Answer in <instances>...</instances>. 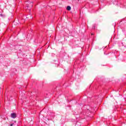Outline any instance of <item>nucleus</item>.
I'll return each mask as SVG.
<instances>
[{"mask_svg": "<svg viewBox=\"0 0 126 126\" xmlns=\"http://www.w3.org/2000/svg\"><path fill=\"white\" fill-rule=\"evenodd\" d=\"M14 124H11L10 126H13Z\"/></svg>", "mask_w": 126, "mask_h": 126, "instance_id": "3", "label": "nucleus"}, {"mask_svg": "<svg viewBox=\"0 0 126 126\" xmlns=\"http://www.w3.org/2000/svg\"><path fill=\"white\" fill-rule=\"evenodd\" d=\"M31 5L32 6V4L31 3H30Z\"/></svg>", "mask_w": 126, "mask_h": 126, "instance_id": "6", "label": "nucleus"}, {"mask_svg": "<svg viewBox=\"0 0 126 126\" xmlns=\"http://www.w3.org/2000/svg\"><path fill=\"white\" fill-rule=\"evenodd\" d=\"M11 117L12 119H15V118H16V114H15V113H13L11 114Z\"/></svg>", "mask_w": 126, "mask_h": 126, "instance_id": "1", "label": "nucleus"}, {"mask_svg": "<svg viewBox=\"0 0 126 126\" xmlns=\"http://www.w3.org/2000/svg\"><path fill=\"white\" fill-rule=\"evenodd\" d=\"M67 10H71V7L70 6H67L66 8Z\"/></svg>", "mask_w": 126, "mask_h": 126, "instance_id": "2", "label": "nucleus"}, {"mask_svg": "<svg viewBox=\"0 0 126 126\" xmlns=\"http://www.w3.org/2000/svg\"><path fill=\"white\" fill-rule=\"evenodd\" d=\"M91 35H94V33H92Z\"/></svg>", "mask_w": 126, "mask_h": 126, "instance_id": "4", "label": "nucleus"}, {"mask_svg": "<svg viewBox=\"0 0 126 126\" xmlns=\"http://www.w3.org/2000/svg\"><path fill=\"white\" fill-rule=\"evenodd\" d=\"M27 7H29V6L27 5Z\"/></svg>", "mask_w": 126, "mask_h": 126, "instance_id": "5", "label": "nucleus"}]
</instances>
